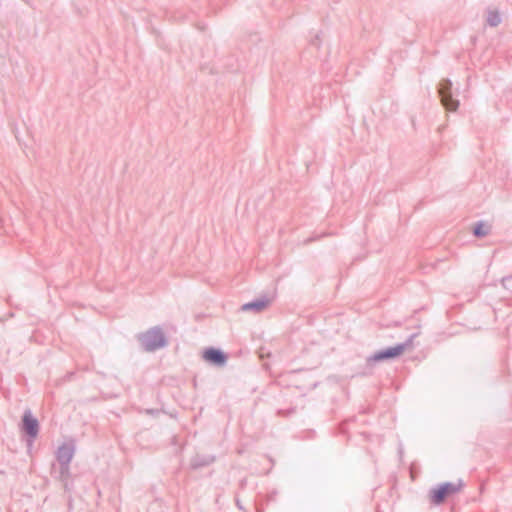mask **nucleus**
Instances as JSON below:
<instances>
[{"label": "nucleus", "instance_id": "1", "mask_svg": "<svg viewBox=\"0 0 512 512\" xmlns=\"http://www.w3.org/2000/svg\"><path fill=\"white\" fill-rule=\"evenodd\" d=\"M418 336V333L411 334L405 342L396 344L395 346L386 347L379 351H376L373 355L369 356L366 359V365L363 372L360 373L361 376H370L373 373V366L377 362L393 360L401 356L404 351L411 347L413 344V340Z\"/></svg>", "mask_w": 512, "mask_h": 512}, {"label": "nucleus", "instance_id": "2", "mask_svg": "<svg viewBox=\"0 0 512 512\" xmlns=\"http://www.w3.org/2000/svg\"><path fill=\"white\" fill-rule=\"evenodd\" d=\"M137 339L146 352H153L164 348L168 344V340L159 326H154L147 331L140 333Z\"/></svg>", "mask_w": 512, "mask_h": 512}, {"label": "nucleus", "instance_id": "3", "mask_svg": "<svg viewBox=\"0 0 512 512\" xmlns=\"http://www.w3.org/2000/svg\"><path fill=\"white\" fill-rule=\"evenodd\" d=\"M438 93L442 105L448 111H456L459 107V101L453 97L452 82L449 79L442 80L439 84Z\"/></svg>", "mask_w": 512, "mask_h": 512}, {"label": "nucleus", "instance_id": "4", "mask_svg": "<svg viewBox=\"0 0 512 512\" xmlns=\"http://www.w3.org/2000/svg\"><path fill=\"white\" fill-rule=\"evenodd\" d=\"M203 358L206 362L222 367L228 360L227 354L219 348L208 347L203 351Z\"/></svg>", "mask_w": 512, "mask_h": 512}, {"label": "nucleus", "instance_id": "5", "mask_svg": "<svg viewBox=\"0 0 512 512\" xmlns=\"http://www.w3.org/2000/svg\"><path fill=\"white\" fill-rule=\"evenodd\" d=\"M456 487L452 484L446 483L439 488L435 489L431 493V501L434 504H440L442 503L446 497L456 492Z\"/></svg>", "mask_w": 512, "mask_h": 512}, {"label": "nucleus", "instance_id": "6", "mask_svg": "<svg viewBox=\"0 0 512 512\" xmlns=\"http://www.w3.org/2000/svg\"><path fill=\"white\" fill-rule=\"evenodd\" d=\"M270 299L266 296L254 299L250 302H247L241 306L242 311H253L255 313H259L266 309L270 304Z\"/></svg>", "mask_w": 512, "mask_h": 512}, {"label": "nucleus", "instance_id": "7", "mask_svg": "<svg viewBox=\"0 0 512 512\" xmlns=\"http://www.w3.org/2000/svg\"><path fill=\"white\" fill-rule=\"evenodd\" d=\"M492 226L485 221H477L472 229V234L476 238L486 237L491 233Z\"/></svg>", "mask_w": 512, "mask_h": 512}, {"label": "nucleus", "instance_id": "8", "mask_svg": "<svg viewBox=\"0 0 512 512\" xmlns=\"http://www.w3.org/2000/svg\"><path fill=\"white\" fill-rule=\"evenodd\" d=\"M24 431L32 438L36 437L38 433V422L35 418H24L23 420Z\"/></svg>", "mask_w": 512, "mask_h": 512}, {"label": "nucleus", "instance_id": "9", "mask_svg": "<svg viewBox=\"0 0 512 512\" xmlns=\"http://www.w3.org/2000/svg\"><path fill=\"white\" fill-rule=\"evenodd\" d=\"M501 21L502 18L498 10L488 9L486 22L490 27H497Z\"/></svg>", "mask_w": 512, "mask_h": 512}, {"label": "nucleus", "instance_id": "10", "mask_svg": "<svg viewBox=\"0 0 512 512\" xmlns=\"http://www.w3.org/2000/svg\"><path fill=\"white\" fill-rule=\"evenodd\" d=\"M72 457V450L69 447H62L59 450L58 458L63 462H69Z\"/></svg>", "mask_w": 512, "mask_h": 512}, {"label": "nucleus", "instance_id": "11", "mask_svg": "<svg viewBox=\"0 0 512 512\" xmlns=\"http://www.w3.org/2000/svg\"><path fill=\"white\" fill-rule=\"evenodd\" d=\"M311 45H314L316 46L317 48H319L320 46V38H319V35H316L314 37V39L311 40Z\"/></svg>", "mask_w": 512, "mask_h": 512}, {"label": "nucleus", "instance_id": "12", "mask_svg": "<svg viewBox=\"0 0 512 512\" xmlns=\"http://www.w3.org/2000/svg\"><path fill=\"white\" fill-rule=\"evenodd\" d=\"M320 237H321V236L308 238V239L305 241V243L313 242V241H315V240L319 239Z\"/></svg>", "mask_w": 512, "mask_h": 512}, {"label": "nucleus", "instance_id": "13", "mask_svg": "<svg viewBox=\"0 0 512 512\" xmlns=\"http://www.w3.org/2000/svg\"><path fill=\"white\" fill-rule=\"evenodd\" d=\"M22 416H32L31 410H30V409H26V410L23 412Z\"/></svg>", "mask_w": 512, "mask_h": 512}]
</instances>
